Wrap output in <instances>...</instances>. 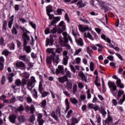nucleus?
Here are the masks:
<instances>
[{"label": "nucleus", "instance_id": "f257e3e1", "mask_svg": "<svg viewBox=\"0 0 125 125\" xmlns=\"http://www.w3.org/2000/svg\"><path fill=\"white\" fill-rule=\"evenodd\" d=\"M37 82L35 77L32 76L30 77V79H23L21 82L20 79H18L15 82V84L17 86L21 85L22 87H24L26 84L27 85V88L28 90H31L35 87V84Z\"/></svg>", "mask_w": 125, "mask_h": 125}, {"label": "nucleus", "instance_id": "f03ea898", "mask_svg": "<svg viewBox=\"0 0 125 125\" xmlns=\"http://www.w3.org/2000/svg\"><path fill=\"white\" fill-rule=\"evenodd\" d=\"M51 117L54 119V120H56V121H59V119L58 118L61 117V112H60V107L59 106H58L57 107V109L55 112L53 111L52 112V113L51 114Z\"/></svg>", "mask_w": 125, "mask_h": 125}, {"label": "nucleus", "instance_id": "7ed1b4c3", "mask_svg": "<svg viewBox=\"0 0 125 125\" xmlns=\"http://www.w3.org/2000/svg\"><path fill=\"white\" fill-rule=\"evenodd\" d=\"M108 86L113 95H116L118 93V90L117 89V86L115 85V83L112 82H108Z\"/></svg>", "mask_w": 125, "mask_h": 125}, {"label": "nucleus", "instance_id": "20e7f679", "mask_svg": "<svg viewBox=\"0 0 125 125\" xmlns=\"http://www.w3.org/2000/svg\"><path fill=\"white\" fill-rule=\"evenodd\" d=\"M62 55L63 57V59L62 61V63L63 65H67L68 64V61L69 60V57L68 55V51L64 50L62 52Z\"/></svg>", "mask_w": 125, "mask_h": 125}, {"label": "nucleus", "instance_id": "39448f33", "mask_svg": "<svg viewBox=\"0 0 125 125\" xmlns=\"http://www.w3.org/2000/svg\"><path fill=\"white\" fill-rule=\"evenodd\" d=\"M62 35L63 36V39L64 41H63V40H62V39L60 38V42L62 44L64 45L65 43H66V42H68V34H67V32H64L62 33Z\"/></svg>", "mask_w": 125, "mask_h": 125}, {"label": "nucleus", "instance_id": "423d86ee", "mask_svg": "<svg viewBox=\"0 0 125 125\" xmlns=\"http://www.w3.org/2000/svg\"><path fill=\"white\" fill-rule=\"evenodd\" d=\"M22 39L23 40V44L27 45L28 42L30 41V37L28 36L27 33L24 32L22 35Z\"/></svg>", "mask_w": 125, "mask_h": 125}, {"label": "nucleus", "instance_id": "0eeeda50", "mask_svg": "<svg viewBox=\"0 0 125 125\" xmlns=\"http://www.w3.org/2000/svg\"><path fill=\"white\" fill-rule=\"evenodd\" d=\"M63 24H64V21H62L60 24L59 25L60 26V27L58 29L57 33L58 34H61L63 31L66 30V27L64 25H63Z\"/></svg>", "mask_w": 125, "mask_h": 125}, {"label": "nucleus", "instance_id": "6e6552de", "mask_svg": "<svg viewBox=\"0 0 125 125\" xmlns=\"http://www.w3.org/2000/svg\"><path fill=\"white\" fill-rule=\"evenodd\" d=\"M42 119V114L39 113L37 114V122H38L40 125H43L44 123V120Z\"/></svg>", "mask_w": 125, "mask_h": 125}, {"label": "nucleus", "instance_id": "1a4fd4ad", "mask_svg": "<svg viewBox=\"0 0 125 125\" xmlns=\"http://www.w3.org/2000/svg\"><path fill=\"white\" fill-rule=\"evenodd\" d=\"M79 29L81 32H85V31H87V30H89V31H91L92 30L91 28H89L86 26L81 24L79 26Z\"/></svg>", "mask_w": 125, "mask_h": 125}, {"label": "nucleus", "instance_id": "9d476101", "mask_svg": "<svg viewBox=\"0 0 125 125\" xmlns=\"http://www.w3.org/2000/svg\"><path fill=\"white\" fill-rule=\"evenodd\" d=\"M58 81L59 83H64L65 82H67L68 76H67L66 75H64L63 77H60L58 78Z\"/></svg>", "mask_w": 125, "mask_h": 125}, {"label": "nucleus", "instance_id": "9b49d317", "mask_svg": "<svg viewBox=\"0 0 125 125\" xmlns=\"http://www.w3.org/2000/svg\"><path fill=\"white\" fill-rule=\"evenodd\" d=\"M16 115L14 114L10 115L9 116V120L10 123H12V124H15V122H16Z\"/></svg>", "mask_w": 125, "mask_h": 125}, {"label": "nucleus", "instance_id": "f8f14e48", "mask_svg": "<svg viewBox=\"0 0 125 125\" xmlns=\"http://www.w3.org/2000/svg\"><path fill=\"white\" fill-rule=\"evenodd\" d=\"M19 59L22 61H25V62H30V59L28 58L27 55H20L19 57Z\"/></svg>", "mask_w": 125, "mask_h": 125}, {"label": "nucleus", "instance_id": "ddd939ff", "mask_svg": "<svg viewBox=\"0 0 125 125\" xmlns=\"http://www.w3.org/2000/svg\"><path fill=\"white\" fill-rule=\"evenodd\" d=\"M56 73L57 74H64V69L61 65H59L58 69L56 70Z\"/></svg>", "mask_w": 125, "mask_h": 125}, {"label": "nucleus", "instance_id": "4468645a", "mask_svg": "<svg viewBox=\"0 0 125 125\" xmlns=\"http://www.w3.org/2000/svg\"><path fill=\"white\" fill-rule=\"evenodd\" d=\"M66 84V87L67 90H69V89H71L72 87H73V83H72V81H71V80L67 81Z\"/></svg>", "mask_w": 125, "mask_h": 125}, {"label": "nucleus", "instance_id": "2eb2a0df", "mask_svg": "<svg viewBox=\"0 0 125 125\" xmlns=\"http://www.w3.org/2000/svg\"><path fill=\"white\" fill-rule=\"evenodd\" d=\"M14 15L11 16V17L9 18V21L8 22V27L10 29H11V27H12V24H13V21H14Z\"/></svg>", "mask_w": 125, "mask_h": 125}, {"label": "nucleus", "instance_id": "dca6fc26", "mask_svg": "<svg viewBox=\"0 0 125 125\" xmlns=\"http://www.w3.org/2000/svg\"><path fill=\"white\" fill-rule=\"evenodd\" d=\"M23 50H25L27 53H30L31 51H32V49H31V47L30 46H27V45H24L23 44Z\"/></svg>", "mask_w": 125, "mask_h": 125}, {"label": "nucleus", "instance_id": "f3484780", "mask_svg": "<svg viewBox=\"0 0 125 125\" xmlns=\"http://www.w3.org/2000/svg\"><path fill=\"white\" fill-rule=\"evenodd\" d=\"M52 56L53 62L58 64L59 63V55H56V54H55V56L52 55Z\"/></svg>", "mask_w": 125, "mask_h": 125}, {"label": "nucleus", "instance_id": "a211bd4d", "mask_svg": "<svg viewBox=\"0 0 125 125\" xmlns=\"http://www.w3.org/2000/svg\"><path fill=\"white\" fill-rule=\"evenodd\" d=\"M16 66L18 68H25V63L22 62H17L16 63Z\"/></svg>", "mask_w": 125, "mask_h": 125}, {"label": "nucleus", "instance_id": "6ab92c4d", "mask_svg": "<svg viewBox=\"0 0 125 125\" xmlns=\"http://www.w3.org/2000/svg\"><path fill=\"white\" fill-rule=\"evenodd\" d=\"M84 38H88V39H89L91 41H93L94 40V39H93V37H92V36L91 35V34L89 32L84 33Z\"/></svg>", "mask_w": 125, "mask_h": 125}, {"label": "nucleus", "instance_id": "aec40b11", "mask_svg": "<svg viewBox=\"0 0 125 125\" xmlns=\"http://www.w3.org/2000/svg\"><path fill=\"white\" fill-rule=\"evenodd\" d=\"M116 84L118 87H120V88H124L125 86H124V84H122V82L120 80V79H117L116 81Z\"/></svg>", "mask_w": 125, "mask_h": 125}, {"label": "nucleus", "instance_id": "412c9836", "mask_svg": "<svg viewBox=\"0 0 125 125\" xmlns=\"http://www.w3.org/2000/svg\"><path fill=\"white\" fill-rule=\"evenodd\" d=\"M65 104L66 105L65 113H67L68 110L70 109V104H69V100L66 98L65 100Z\"/></svg>", "mask_w": 125, "mask_h": 125}, {"label": "nucleus", "instance_id": "4be33fe9", "mask_svg": "<svg viewBox=\"0 0 125 125\" xmlns=\"http://www.w3.org/2000/svg\"><path fill=\"white\" fill-rule=\"evenodd\" d=\"M53 44V40L52 39H47L46 41V46L48 45H52Z\"/></svg>", "mask_w": 125, "mask_h": 125}, {"label": "nucleus", "instance_id": "5701e85b", "mask_svg": "<svg viewBox=\"0 0 125 125\" xmlns=\"http://www.w3.org/2000/svg\"><path fill=\"white\" fill-rule=\"evenodd\" d=\"M13 77H14V73H11L8 75V80L9 81V83H12L13 81Z\"/></svg>", "mask_w": 125, "mask_h": 125}, {"label": "nucleus", "instance_id": "b1692460", "mask_svg": "<svg viewBox=\"0 0 125 125\" xmlns=\"http://www.w3.org/2000/svg\"><path fill=\"white\" fill-rule=\"evenodd\" d=\"M55 50V48H48L46 50V51L48 53H51V54L53 56H55V52H54V50Z\"/></svg>", "mask_w": 125, "mask_h": 125}, {"label": "nucleus", "instance_id": "393cba45", "mask_svg": "<svg viewBox=\"0 0 125 125\" xmlns=\"http://www.w3.org/2000/svg\"><path fill=\"white\" fill-rule=\"evenodd\" d=\"M53 58V56L52 55H51L50 56L47 57L46 62L47 64H48L49 65H50V64H51V62H52Z\"/></svg>", "mask_w": 125, "mask_h": 125}, {"label": "nucleus", "instance_id": "a878e982", "mask_svg": "<svg viewBox=\"0 0 125 125\" xmlns=\"http://www.w3.org/2000/svg\"><path fill=\"white\" fill-rule=\"evenodd\" d=\"M18 119L19 122H21V123H24V122H26V118L23 115H20L18 117Z\"/></svg>", "mask_w": 125, "mask_h": 125}, {"label": "nucleus", "instance_id": "bb28decb", "mask_svg": "<svg viewBox=\"0 0 125 125\" xmlns=\"http://www.w3.org/2000/svg\"><path fill=\"white\" fill-rule=\"evenodd\" d=\"M76 42L78 45L80 46H83V39L80 38L79 39L76 40Z\"/></svg>", "mask_w": 125, "mask_h": 125}, {"label": "nucleus", "instance_id": "cd10ccee", "mask_svg": "<svg viewBox=\"0 0 125 125\" xmlns=\"http://www.w3.org/2000/svg\"><path fill=\"white\" fill-rule=\"evenodd\" d=\"M39 91L41 94L42 93V92L43 91V88H42V82H40L39 83Z\"/></svg>", "mask_w": 125, "mask_h": 125}, {"label": "nucleus", "instance_id": "c85d7f7f", "mask_svg": "<svg viewBox=\"0 0 125 125\" xmlns=\"http://www.w3.org/2000/svg\"><path fill=\"white\" fill-rule=\"evenodd\" d=\"M59 21H60V18L59 17H55L54 20L52 21L51 24L54 25V24H56Z\"/></svg>", "mask_w": 125, "mask_h": 125}, {"label": "nucleus", "instance_id": "c756f323", "mask_svg": "<svg viewBox=\"0 0 125 125\" xmlns=\"http://www.w3.org/2000/svg\"><path fill=\"white\" fill-rule=\"evenodd\" d=\"M7 27V21L4 20L3 21L2 29L3 31H6V27Z\"/></svg>", "mask_w": 125, "mask_h": 125}, {"label": "nucleus", "instance_id": "7c9ffc66", "mask_svg": "<svg viewBox=\"0 0 125 125\" xmlns=\"http://www.w3.org/2000/svg\"><path fill=\"white\" fill-rule=\"evenodd\" d=\"M46 12L47 13H50V12H52V6L51 5H49L46 7Z\"/></svg>", "mask_w": 125, "mask_h": 125}, {"label": "nucleus", "instance_id": "2f4dec72", "mask_svg": "<svg viewBox=\"0 0 125 125\" xmlns=\"http://www.w3.org/2000/svg\"><path fill=\"white\" fill-rule=\"evenodd\" d=\"M82 51H83V49H82V48L76 49L73 54L74 56H76V55H79V53L82 52Z\"/></svg>", "mask_w": 125, "mask_h": 125}, {"label": "nucleus", "instance_id": "473e14b6", "mask_svg": "<svg viewBox=\"0 0 125 125\" xmlns=\"http://www.w3.org/2000/svg\"><path fill=\"white\" fill-rule=\"evenodd\" d=\"M77 5H79V8H81L82 7H84V5H84V4H83V0H81L78 2Z\"/></svg>", "mask_w": 125, "mask_h": 125}, {"label": "nucleus", "instance_id": "72a5a7b5", "mask_svg": "<svg viewBox=\"0 0 125 125\" xmlns=\"http://www.w3.org/2000/svg\"><path fill=\"white\" fill-rule=\"evenodd\" d=\"M79 76H80V77H81V78H82V79L83 81H84L85 80H86V78L85 77V75H84L83 72H80L79 73Z\"/></svg>", "mask_w": 125, "mask_h": 125}, {"label": "nucleus", "instance_id": "f704fd0d", "mask_svg": "<svg viewBox=\"0 0 125 125\" xmlns=\"http://www.w3.org/2000/svg\"><path fill=\"white\" fill-rule=\"evenodd\" d=\"M70 100L72 104H78V100L76 98H71Z\"/></svg>", "mask_w": 125, "mask_h": 125}, {"label": "nucleus", "instance_id": "c9c22d12", "mask_svg": "<svg viewBox=\"0 0 125 125\" xmlns=\"http://www.w3.org/2000/svg\"><path fill=\"white\" fill-rule=\"evenodd\" d=\"M90 70L92 72L94 71V63L92 62H91L90 63Z\"/></svg>", "mask_w": 125, "mask_h": 125}, {"label": "nucleus", "instance_id": "e433bc0d", "mask_svg": "<svg viewBox=\"0 0 125 125\" xmlns=\"http://www.w3.org/2000/svg\"><path fill=\"white\" fill-rule=\"evenodd\" d=\"M112 117L111 116H109L107 118V119L105 120V123L106 125H109V123L110 122H112Z\"/></svg>", "mask_w": 125, "mask_h": 125}, {"label": "nucleus", "instance_id": "4c0bfd02", "mask_svg": "<svg viewBox=\"0 0 125 125\" xmlns=\"http://www.w3.org/2000/svg\"><path fill=\"white\" fill-rule=\"evenodd\" d=\"M11 32L13 35H17V29H16L15 27H13Z\"/></svg>", "mask_w": 125, "mask_h": 125}, {"label": "nucleus", "instance_id": "58836bf2", "mask_svg": "<svg viewBox=\"0 0 125 125\" xmlns=\"http://www.w3.org/2000/svg\"><path fill=\"white\" fill-rule=\"evenodd\" d=\"M33 96L34 97V98H35V99H38V92L37 91V90H36L35 89H33Z\"/></svg>", "mask_w": 125, "mask_h": 125}, {"label": "nucleus", "instance_id": "ea45409f", "mask_svg": "<svg viewBox=\"0 0 125 125\" xmlns=\"http://www.w3.org/2000/svg\"><path fill=\"white\" fill-rule=\"evenodd\" d=\"M78 87V86L77 84H74L73 87V94H75L76 92H77V88Z\"/></svg>", "mask_w": 125, "mask_h": 125}, {"label": "nucleus", "instance_id": "a19ab883", "mask_svg": "<svg viewBox=\"0 0 125 125\" xmlns=\"http://www.w3.org/2000/svg\"><path fill=\"white\" fill-rule=\"evenodd\" d=\"M72 122L73 125H75V124H78V123L79 122V120L76 118H72Z\"/></svg>", "mask_w": 125, "mask_h": 125}, {"label": "nucleus", "instance_id": "79ce46f5", "mask_svg": "<svg viewBox=\"0 0 125 125\" xmlns=\"http://www.w3.org/2000/svg\"><path fill=\"white\" fill-rule=\"evenodd\" d=\"M98 47H99L98 50L99 52H101L102 51V49L103 48V46L102 45L99 44H97L96 45Z\"/></svg>", "mask_w": 125, "mask_h": 125}, {"label": "nucleus", "instance_id": "37998d69", "mask_svg": "<svg viewBox=\"0 0 125 125\" xmlns=\"http://www.w3.org/2000/svg\"><path fill=\"white\" fill-rule=\"evenodd\" d=\"M17 110L19 112H22V111H24V107L23 106V105H21L20 107H19Z\"/></svg>", "mask_w": 125, "mask_h": 125}, {"label": "nucleus", "instance_id": "c03bdc74", "mask_svg": "<svg viewBox=\"0 0 125 125\" xmlns=\"http://www.w3.org/2000/svg\"><path fill=\"white\" fill-rule=\"evenodd\" d=\"M29 120L31 123H34L35 120H36V117L35 115H32L30 117Z\"/></svg>", "mask_w": 125, "mask_h": 125}, {"label": "nucleus", "instance_id": "a18cd8bd", "mask_svg": "<svg viewBox=\"0 0 125 125\" xmlns=\"http://www.w3.org/2000/svg\"><path fill=\"white\" fill-rule=\"evenodd\" d=\"M46 106V100H44L41 103V106L44 108Z\"/></svg>", "mask_w": 125, "mask_h": 125}, {"label": "nucleus", "instance_id": "49530a36", "mask_svg": "<svg viewBox=\"0 0 125 125\" xmlns=\"http://www.w3.org/2000/svg\"><path fill=\"white\" fill-rule=\"evenodd\" d=\"M35 111H36V109H35V106H34V105H31L30 106V113L31 114H33V113L35 112Z\"/></svg>", "mask_w": 125, "mask_h": 125}, {"label": "nucleus", "instance_id": "de8ad7c7", "mask_svg": "<svg viewBox=\"0 0 125 125\" xmlns=\"http://www.w3.org/2000/svg\"><path fill=\"white\" fill-rule=\"evenodd\" d=\"M95 83L96 85H97L98 87H99V86H100V85H101V84H100L99 83H98V77L96 78Z\"/></svg>", "mask_w": 125, "mask_h": 125}, {"label": "nucleus", "instance_id": "09e8293b", "mask_svg": "<svg viewBox=\"0 0 125 125\" xmlns=\"http://www.w3.org/2000/svg\"><path fill=\"white\" fill-rule=\"evenodd\" d=\"M86 51L87 52V53H88V54L90 56V54H91V53H92V50L89 49V47L87 46L86 48Z\"/></svg>", "mask_w": 125, "mask_h": 125}, {"label": "nucleus", "instance_id": "8fccbe9b", "mask_svg": "<svg viewBox=\"0 0 125 125\" xmlns=\"http://www.w3.org/2000/svg\"><path fill=\"white\" fill-rule=\"evenodd\" d=\"M26 101L27 103H32L33 102V100L31 97H28L26 99Z\"/></svg>", "mask_w": 125, "mask_h": 125}, {"label": "nucleus", "instance_id": "3c124183", "mask_svg": "<svg viewBox=\"0 0 125 125\" xmlns=\"http://www.w3.org/2000/svg\"><path fill=\"white\" fill-rule=\"evenodd\" d=\"M56 51L57 53H61L63 51V49L62 48H57Z\"/></svg>", "mask_w": 125, "mask_h": 125}, {"label": "nucleus", "instance_id": "603ef678", "mask_svg": "<svg viewBox=\"0 0 125 125\" xmlns=\"http://www.w3.org/2000/svg\"><path fill=\"white\" fill-rule=\"evenodd\" d=\"M124 93H125V92H124V91L119 90L118 91V97H121V96H122V95H123V94H124Z\"/></svg>", "mask_w": 125, "mask_h": 125}, {"label": "nucleus", "instance_id": "864d4df0", "mask_svg": "<svg viewBox=\"0 0 125 125\" xmlns=\"http://www.w3.org/2000/svg\"><path fill=\"white\" fill-rule=\"evenodd\" d=\"M48 16H49V19H50V20H52V19H53V18H54V15H50V14L49 13H48L47 14Z\"/></svg>", "mask_w": 125, "mask_h": 125}, {"label": "nucleus", "instance_id": "5fc2aeb1", "mask_svg": "<svg viewBox=\"0 0 125 125\" xmlns=\"http://www.w3.org/2000/svg\"><path fill=\"white\" fill-rule=\"evenodd\" d=\"M26 112L27 113H29V112H31V107L29 106V105H26L25 107Z\"/></svg>", "mask_w": 125, "mask_h": 125}, {"label": "nucleus", "instance_id": "6e6d98bb", "mask_svg": "<svg viewBox=\"0 0 125 125\" xmlns=\"http://www.w3.org/2000/svg\"><path fill=\"white\" fill-rule=\"evenodd\" d=\"M4 44V40L3 38L1 37L0 39V45H3Z\"/></svg>", "mask_w": 125, "mask_h": 125}, {"label": "nucleus", "instance_id": "4d7b16f0", "mask_svg": "<svg viewBox=\"0 0 125 125\" xmlns=\"http://www.w3.org/2000/svg\"><path fill=\"white\" fill-rule=\"evenodd\" d=\"M2 54L5 55V56H7V55H8V54H9V51H8V50H5L2 52Z\"/></svg>", "mask_w": 125, "mask_h": 125}, {"label": "nucleus", "instance_id": "13d9d810", "mask_svg": "<svg viewBox=\"0 0 125 125\" xmlns=\"http://www.w3.org/2000/svg\"><path fill=\"white\" fill-rule=\"evenodd\" d=\"M66 76L68 77L69 78H72V73L69 71H67L66 72Z\"/></svg>", "mask_w": 125, "mask_h": 125}, {"label": "nucleus", "instance_id": "bf43d9fd", "mask_svg": "<svg viewBox=\"0 0 125 125\" xmlns=\"http://www.w3.org/2000/svg\"><path fill=\"white\" fill-rule=\"evenodd\" d=\"M42 94V97H45V96H47L49 93L47 92H43L41 93Z\"/></svg>", "mask_w": 125, "mask_h": 125}, {"label": "nucleus", "instance_id": "052dcab7", "mask_svg": "<svg viewBox=\"0 0 125 125\" xmlns=\"http://www.w3.org/2000/svg\"><path fill=\"white\" fill-rule=\"evenodd\" d=\"M73 113V110L72 109H70L67 113V115H66V118H70V116H71V114Z\"/></svg>", "mask_w": 125, "mask_h": 125}, {"label": "nucleus", "instance_id": "680f3d73", "mask_svg": "<svg viewBox=\"0 0 125 125\" xmlns=\"http://www.w3.org/2000/svg\"><path fill=\"white\" fill-rule=\"evenodd\" d=\"M4 83H5V76H2L1 80V84H4Z\"/></svg>", "mask_w": 125, "mask_h": 125}, {"label": "nucleus", "instance_id": "e2e57ef3", "mask_svg": "<svg viewBox=\"0 0 125 125\" xmlns=\"http://www.w3.org/2000/svg\"><path fill=\"white\" fill-rule=\"evenodd\" d=\"M64 18H65V20H66V21H67V22L70 23V19H69V17L68 16L67 14H65Z\"/></svg>", "mask_w": 125, "mask_h": 125}, {"label": "nucleus", "instance_id": "0e129e2a", "mask_svg": "<svg viewBox=\"0 0 125 125\" xmlns=\"http://www.w3.org/2000/svg\"><path fill=\"white\" fill-rule=\"evenodd\" d=\"M18 100L21 102H23L24 101V96H20L18 97Z\"/></svg>", "mask_w": 125, "mask_h": 125}, {"label": "nucleus", "instance_id": "69168bd1", "mask_svg": "<svg viewBox=\"0 0 125 125\" xmlns=\"http://www.w3.org/2000/svg\"><path fill=\"white\" fill-rule=\"evenodd\" d=\"M16 101V98L14 97H13L10 100V103H14Z\"/></svg>", "mask_w": 125, "mask_h": 125}, {"label": "nucleus", "instance_id": "338daca9", "mask_svg": "<svg viewBox=\"0 0 125 125\" xmlns=\"http://www.w3.org/2000/svg\"><path fill=\"white\" fill-rule=\"evenodd\" d=\"M4 63V58L3 57H0V63L3 64Z\"/></svg>", "mask_w": 125, "mask_h": 125}, {"label": "nucleus", "instance_id": "774afa93", "mask_svg": "<svg viewBox=\"0 0 125 125\" xmlns=\"http://www.w3.org/2000/svg\"><path fill=\"white\" fill-rule=\"evenodd\" d=\"M125 94H124L123 96L122 100H120L121 104H123V103L125 102Z\"/></svg>", "mask_w": 125, "mask_h": 125}]
</instances>
